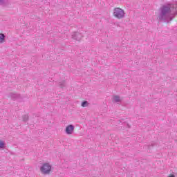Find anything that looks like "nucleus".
Listing matches in <instances>:
<instances>
[{
	"label": "nucleus",
	"mask_w": 177,
	"mask_h": 177,
	"mask_svg": "<svg viewBox=\"0 0 177 177\" xmlns=\"http://www.w3.org/2000/svg\"><path fill=\"white\" fill-rule=\"evenodd\" d=\"M158 17L159 20L165 21V23H169V21H172V20L175 19V14L174 13V6L171 4L163 6L160 9Z\"/></svg>",
	"instance_id": "nucleus-1"
},
{
	"label": "nucleus",
	"mask_w": 177,
	"mask_h": 177,
	"mask_svg": "<svg viewBox=\"0 0 177 177\" xmlns=\"http://www.w3.org/2000/svg\"><path fill=\"white\" fill-rule=\"evenodd\" d=\"M39 169L42 175H49L52 171V165L49 162H44L40 166Z\"/></svg>",
	"instance_id": "nucleus-2"
},
{
	"label": "nucleus",
	"mask_w": 177,
	"mask_h": 177,
	"mask_svg": "<svg viewBox=\"0 0 177 177\" xmlns=\"http://www.w3.org/2000/svg\"><path fill=\"white\" fill-rule=\"evenodd\" d=\"M113 15L115 17V19L121 20L125 17V11L122 8H115L113 9Z\"/></svg>",
	"instance_id": "nucleus-3"
},
{
	"label": "nucleus",
	"mask_w": 177,
	"mask_h": 177,
	"mask_svg": "<svg viewBox=\"0 0 177 177\" xmlns=\"http://www.w3.org/2000/svg\"><path fill=\"white\" fill-rule=\"evenodd\" d=\"M84 35L81 32H73L72 33V38L73 39H75L76 41H81Z\"/></svg>",
	"instance_id": "nucleus-4"
},
{
	"label": "nucleus",
	"mask_w": 177,
	"mask_h": 177,
	"mask_svg": "<svg viewBox=\"0 0 177 177\" xmlns=\"http://www.w3.org/2000/svg\"><path fill=\"white\" fill-rule=\"evenodd\" d=\"M75 129V127L73 124H68L65 128V133L67 135H73L74 133V129Z\"/></svg>",
	"instance_id": "nucleus-5"
},
{
	"label": "nucleus",
	"mask_w": 177,
	"mask_h": 177,
	"mask_svg": "<svg viewBox=\"0 0 177 177\" xmlns=\"http://www.w3.org/2000/svg\"><path fill=\"white\" fill-rule=\"evenodd\" d=\"M112 101L114 102L115 103H121L122 100L118 95H113L112 97Z\"/></svg>",
	"instance_id": "nucleus-6"
},
{
	"label": "nucleus",
	"mask_w": 177,
	"mask_h": 177,
	"mask_svg": "<svg viewBox=\"0 0 177 177\" xmlns=\"http://www.w3.org/2000/svg\"><path fill=\"white\" fill-rule=\"evenodd\" d=\"M9 96L12 100H16L17 99H19L20 97V95L15 93H10L9 94Z\"/></svg>",
	"instance_id": "nucleus-7"
},
{
	"label": "nucleus",
	"mask_w": 177,
	"mask_h": 177,
	"mask_svg": "<svg viewBox=\"0 0 177 177\" xmlns=\"http://www.w3.org/2000/svg\"><path fill=\"white\" fill-rule=\"evenodd\" d=\"M172 6H174V10H173V12L174 14V17L177 16V2L171 4Z\"/></svg>",
	"instance_id": "nucleus-8"
},
{
	"label": "nucleus",
	"mask_w": 177,
	"mask_h": 177,
	"mask_svg": "<svg viewBox=\"0 0 177 177\" xmlns=\"http://www.w3.org/2000/svg\"><path fill=\"white\" fill-rule=\"evenodd\" d=\"M6 143L3 140H0V150H3V149H6Z\"/></svg>",
	"instance_id": "nucleus-9"
},
{
	"label": "nucleus",
	"mask_w": 177,
	"mask_h": 177,
	"mask_svg": "<svg viewBox=\"0 0 177 177\" xmlns=\"http://www.w3.org/2000/svg\"><path fill=\"white\" fill-rule=\"evenodd\" d=\"M5 42V35L3 33H0V44H3Z\"/></svg>",
	"instance_id": "nucleus-10"
},
{
	"label": "nucleus",
	"mask_w": 177,
	"mask_h": 177,
	"mask_svg": "<svg viewBox=\"0 0 177 177\" xmlns=\"http://www.w3.org/2000/svg\"><path fill=\"white\" fill-rule=\"evenodd\" d=\"M82 107H88L89 106V102L88 101H84L81 104Z\"/></svg>",
	"instance_id": "nucleus-11"
},
{
	"label": "nucleus",
	"mask_w": 177,
	"mask_h": 177,
	"mask_svg": "<svg viewBox=\"0 0 177 177\" xmlns=\"http://www.w3.org/2000/svg\"><path fill=\"white\" fill-rule=\"evenodd\" d=\"M8 0H0V5H6V3H8Z\"/></svg>",
	"instance_id": "nucleus-12"
},
{
	"label": "nucleus",
	"mask_w": 177,
	"mask_h": 177,
	"mask_svg": "<svg viewBox=\"0 0 177 177\" xmlns=\"http://www.w3.org/2000/svg\"><path fill=\"white\" fill-rule=\"evenodd\" d=\"M28 115H24L23 116V121H28Z\"/></svg>",
	"instance_id": "nucleus-13"
},
{
	"label": "nucleus",
	"mask_w": 177,
	"mask_h": 177,
	"mask_svg": "<svg viewBox=\"0 0 177 177\" xmlns=\"http://www.w3.org/2000/svg\"><path fill=\"white\" fill-rule=\"evenodd\" d=\"M167 177H176L174 174H170L167 176Z\"/></svg>",
	"instance_id": "nucleus-14"
},
{
	"label": "nucleus",
	"mask_w": 177,
	"mask_h": 177,
	"mask_svg": "<svg viewBox=\"0 0 177 177\" xmlns=\"http://www.w3.org/2000/svg\"><path fill=\"white\" fill-rule=\"evenodd\" d=\"M127 127L129 128V124H127Z\"/></svg>",
	"instance_id": "nucleus-15"
}]
</instances>
